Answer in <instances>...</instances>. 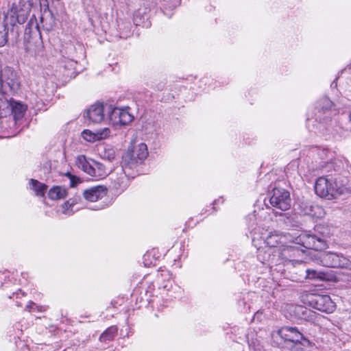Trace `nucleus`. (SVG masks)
Listing matches in <instances>:
<instances>
[{
    "mask_svg": "<svg viewBox=\"0 0 351 351\" xmlns=\"http://www.w3.org/2000/svg\"><path fill=\"white\" fill-rule=\"evenodd\" d=\"M271 259H273V258H271V257H270V254H269V256H268V258H265V257H263V260L264 261H271Z\"/></svg>",
    "mask_w": 351,
    "mask_h": 351,
    "instance_id": "obj_37",
    "label": "nucleus"
},
{
    "mask_svg": "<svg viewBox=\"0 0 351 351\" xmlns=\"http://www.w3.org/2000/svg\"><path fill=\"white\" fill-rule=\"evenodd\" d=\"M65 176L70 180L71 187H75L80 182V179L69 172H67Z\"/></svg>",
    "mask_w": 351,
    "mask_h": 351,
    "instance_id": "obj_30",
    "label": "nucleus"
},
{
    "mask_svg": "<svg viewBox=\"0 0 351 351\" xmlns=\"http://www.w3.org/2000/svg\"><path fill=\"white\" fill-rule=\"evenodd\" d=\"M29 184L31 189L36 193L37 195L43 196L45 195L47 188L45 184L34 179L30 180Z\"/></svg>",
    "mask_w": 351,
    "mask_h": 351,
    "instance_id": "obj_22",
    "label": "nucleus"
},
{
    "mask_svg": "<svg viewBox=\"0 0 351 351\" xmlns=\"http://www.w3.org/2000/svg\"><path fill=\"white\" fill-rule=\"evenodd\" d=\"M314 152H316V154L318 156V157L321 159V162H319V165L317 166V167H313V171H317V170H323V169H325L326 170V168H322L321 166L323 165L324 166L326 164V163H333L336 161H340L339 160H335L332 162H328V161H325V160L327 159V156H328V150L327 149H316Z\"/></svg>",
    "mask_w": 351,
    "mask_h": 351,
    "instance_id": "obj_20",
    "label": "nucleus"
},
{
    "mask_svg": "<svg viewBox=\"0 0 351 351\" xmlns=\"http://www.w3.org/2000/svg\"><path fill=\"white\" fill-rule=\"evenodd\" d=\"M271 205L281 211H285L291 207V198L289 191L284 189L275 188L270 197Z\"/></svg>",
    "mask_w": 351,
    "mask_h": 351,
    "instance_id": "obj_11",
    "label": "nucleus"
},
{
    "mask_svg": "<svg viewBox=\"0 0 351 351\" xmlns=\"http://www.w3.org/2000/svg\"><path fill=\"white\" fill-rule=\"evenodd\" d=\"M110 134V130L108 128H103L96 132V138L97 141L105 139L108 138Z\"/></svg>",
    "mask_w": 351,
    "mask_h": 351,
    "instance_id": "obj_28",
    "label": "nucleus"
},
{
    "mask_svg": "<svg viewBox=\"0 0 351 351\" xmlns=\"http://www.w3.org/2000/svg\"><path fill=\"white\" fill-rule=\"evenodd\" d=\"M141 19V10H138L134 13L133 20H134V24L136 25H138L140 24Z\"/></svg>",
    "mask_w": 351,
    "mask_h": 351,
    "instance_id": "obj_32",
    "label": "nucleus"
},
{
    "mask_svg": "<svg viewBox=\"0 0 351 351\" xmlns=\"http://www.w3.org/2000/svg\"><path fill=\"white\" fill-rule=\"evenodd\" d=\"M110 105L97 103L92 105L87 110V117L93 123H101L104 119L105 113L109 114Z\"/></svg>",
    "mask_w": 351,
    "mask_h": 351,
    "instance_id": "obj_12",
    "label": "nucleus"
},
{
    "mask_svg": "<svg viewBox=\"0 0 351 351\" xmlns=\"http://www.w3.org/2000/svg\"><path fill=\"white\" fill-rule=\"evenodd\" d=\"M108 117L110 123L113 126L126 125L134 120L129 107L118 108L110 105Z\"/></svg>",
    "mask_w": 351,
    "mask_h": 351,
    "instance_id": "obj_10",
    "label": "nucleus"
},
{
    "mask_svg": "<svg viewBox=\"0 0 351 351\" xmlns=\"http://www.w3.org/2000/svg\"><path fill=\"white\" fill-rule=\"evenodd\" d=\"M6 21H3V24L0 26V47H4L8 41V26Z\"/></svg>",
    "mask_w": 351,
    "mask_h": 351,
    "instance_id": "obj_24",
    "label": "nucleus"
},
{
    "mask_svg": "<svg viewBox=\"0 0 351 351\" xmlns=\"http://www.w3.org/2000/svg\"><path fill=\"white\" fill-rule=\"evenodd\" d=\"M77 62L72 59H62L60 62V71L66 78L72 77L75 73Z\"/></svg>",
    "mask_w": 351,
    "mask_h": 351,
    "instance_id": "obj_16",
    "label": "nucleus"
},
{
    "mask_svg": "<svg viewBox=\"0 0 351 351\" xmlns=\"http://www.w3.org/2000/svg\"><path fill=\"white\" fill-rule=\"evenodd\" d=\"M306 300L310 306L326 313H331L336 308L335 303L328 295L309 294Z\"/></svg>",
    "mask_w": 351,
    "mask_h": 351,
    "instance_id": "obj_8",
    "label": "nucleus"
},
{
    "mask_svg": "<svg viewBox=\"0 0 351 351\" xmlns=\"http://www.w3.org/2000/svg\"><path fill=\"white\" fill-rule=\"evenodd\" d=\"M302 215H308L312 218H322L325 215L324 209L317 204L312 202H302L299 204Z\"/></svg>",
    "mask_w": 351,
    "mask_h": 351,
    "instance_id": "obj_13",
    "label": "nucleus"
},
{
    "mask_svg": "<svg viewBox=\"0 0 351 351\" xmlns=\"http://www.w3.org/2000/svg\"><path fill=\"white\" fill-rule=\"evenodd\" d=\"M278 333L285 341L295 343H301L302 340L304 339L303 335L295 327H282Z\"/></svg>",
    "mask_w": 351,
    "mask_h": 351,
    "instance_id": "obj_14",
    "label": "nucleus"
},
{
    "mask_svg": "<svg viewBox=\"0 0 351 351\" xmlns=\"http://www.w3.org/2000/svg\"><path fill=\"white\" fill-rule=\"evenodd\" d=\"M76 199H69L62 206V212L64 215H71L74 213L73 207L77 204Z\"/></svg>",
    "mask_w": 351,
    "mask_h": 351,
    "instance_id": "obj_25",
    "label": "nucleus"
},
{
    "mask_svg": "<svg viewBox=\"0 0 351 351\" xmlns=\"http://www.w3.org/2000/svg\"><path fill=\"white\" fill-rule=\"evenodd\" d=\"M76 165L84 172L96 178H103L108 174L103 164L94 160H88L84 156L77 158Z\"/></svg>",
    "mask_w": 351,
    "mask_h": 351,
    "instance_id": "obj_6",
    "label": "nucleus"
},
{
    "mask_svg": "<svg viewBox=\"0 0 351 351\" xmlns=\"http://www.w3.org/2000/svg\"><path fill=\"white\" fill-rule=\"evenodd\" d=\"M82 136L85 140L89 142L97 141V138H96V132H92L88 130H86L82 132Z\"/></svg>",
    "mask_w": 351,
    "mask_h": 351,
    "instance_id": "obj_29",
    "label": "nucleus"
},
{
    "mask_svg": "<svg viewBox=\"0 0 351 351\" xmlns=\"http://www.w3.org/2000/svg\"><path fill=\"white\" fill-rule=\"evenodd\" d=\"M36 308L38 311L43 312L46 311V307L42 306H36Z\"/></svg>",
    "mask_w": 351,
    "mask_h": 351,
    "instance_id": "obj_36",
    "label": "nucleus"
},
{
    "mask_svg": "<svg viewBox=\"0 0 351 351\" xmlns=\"http://www.w3.org/2000/svg\"><path fill=\"white\" fill-rule=\"evenodd\" d=\"M313 260L327 267H341L351 270V261L342 255L335 253L320 252L313 255Z\"/></svg>",
    "mask_w": 351,
    "mask_h": 351,
    "instance_id": "obj_4",
    "label": "nucleus"
},
{
    "mask_svg": "<svg viewBox=\"0 0 351 351\" xmlns=\"http://www.w3.org/2000/svg\"><path fill=\"white\" fill-rule=\"evenodd\" d=\"M104 157V158H106L108 160L110 161L115 157L114 152L112 149H108L105 152Z\"/></svg>",
    "mask_w": 351,
    "mask_h": 351,
    "instance_id": "obj_33",
    "label": "nucleus"
},
{
    "mask_svg": "<svg viewBox=\"0 0 351 351\" xmlns=\"http://www.w3.org/2000/svg\"><path fill=\"white\" fill-rule=\"evenodd\" d=\"M36 306L35 303H34L33 302L30 301L29 302V304L26 306V309L28 311H31L32 309H33V306Z\"/></svg>",
    "mask_w": 351,
    "mask_h": 351,
    "instance_id": "obj_34",
    "label": "nucleus"
},
{
    "mask_svg": "<svg viewBox=\"0 0 351 351\" xmlns=\"http://www.w3.org/2000/svg\"><path fill=\"white\" fill-rule=\"evenodd\" d=\"M321 167L326 168V172H331V173L317 179L315 191L318 196L332 199L351 191V184L348 178L351 166L348 161L326 163L324 166L322 165Z\"/></svg>",
    "mask_w": 351,
    "mask_h": 351,
    "instance_id": "obj_1",
    "label": "nucleus"
},
{
    "mask_svg": "<svg viewBox=\"0 0 351 351\" xmlns=\"http://www.w3.org/2000/svg\"><path fill=\"white\" fill-rule=\"evenodd\" d=\"M84 198L90 202H97L106 195V189L103 186L91 187L84 191Z\"/></svg>",
    "mask_w": 351,
    "mask_h": 351,
    "instance_id": "obj_15",
    "label": "nucleus"
},
{
    "mask_svg": "<svg viewBox=\"0 0 351 351\" xmlns=\"http://www.w3.org/2000/svg\"><path fill=\"white\" fill-rule=\"evenodd\" d=\"M295 243L306 249H311L315 251L324 250L327 243L323 236H317L307 233H301L295 239Z\"/></svg>",
    "mask_w": 351,
    "mask_h": 351,
    "instance_id": "obj_9",
    "label": "nucleus"
},
{
    "mask_svg": "<svg viewBox=\"0 0 351 351\" xmlns=\"http://www.w3.org/2000/svg\"><path fill=\"white\" fill-rule=\"evenodd\" d=\"M26 110V106L22 103L12 99L10 106V114L13 115L14 119L16 121L21 119L23 117Z\"/></svg>",
    "mask_w": 351,
    "mask_h": 351,
    "instance_id": "obj_18",
    "label": "nucleus"
},
{
    "mask_svg": "<svg viewBox=\"0 0 351 351\" xmlns=\"http://www.w3.org/2000/svg\"><path fill=\"white\" fill-rule=\"evenodd\" d=\"M250 233L252 237V243L254 245L258 248V256L261 255V252H263V250H261L262 247H258V243L257 241L260 239H263L264 243L269 247V250L277 247L278 245L283 243L285 241V237L276 231L269 232L265 238L263 236H260V233L257 231L256 228H252ZM263 234L261 233V235Z\"/></svg>",
    "mask_w": 351,
    "mask_h": 351,
    "instance_id": "obj_7",
    "label": "nucleus"
},
{
    "mask_svg": "<svg viewBox=\"0 0 351 351\" xmlns=\"http://www.w3.org/2000/svg\"><path fill=\"white\" fill-rule=\"evenodd\" d=\"M130 26V25L129 23H127V27H126L127 29H129ZM130 29H128V31H126L125 32H123L121 33L122 36H123V37L124 36H125V37L128 36L130 35Z\"/></svg>",
    "mask_w": 351,
    "mask_h": 351,
    "instance_id": "obj_35",
    "label": "nucleus"
},
{
    "mask_svg": "<svg viewBox=\"0 0 351 351\" xmlns=\"http://www.w3.org/2000/svg\"><path fill=\"white\" fill-rule=\"evenodd\" d=\"M304 253L305 251L304 250H300L296 246H287L282 249L281 255L285 259L299 261V259H296V258L304 254ZM300 261H302L300 260Z\"/></svg>",
    "mask_w": 351,
    "mask_h": 351,
    "instance_id": "obj_17",
    "label": "nucleus"
},
{
    "mask_svg": "<svg viewBox=\"0 0 351 351\" xmlns=\"http://www.w3.org/2000/svg\"><path fill=\"white\" fill-rule=\"evenodd\" d=\"M334 84H335V86H337V84H336V83H335V82H332V84H331V86H332Z\"/></svg>",
    "mask_w": 351,
    "mask_h": 351,
    "instance_id": "obj_38",
    "label": "nucleus"
},
{
    "mask_svg": "<svg viewBox=\"0 0 351 351\" xmlns=\"http://www.w3.org/2000/svg\"><path fill=\"white\" fill-rule=\"evenodd\" d=\"M67 195L66 189L62 186H54L51 188L48 195L51 199H60L64 198Z\"/></svg>",
    "mask_w": 351,
    "mask_h": 351,
    "instance_id": "obj_21",
    "label": "nucleus"
},
{
    "mask_svg": "<svg viewBox=\"0 0 351 351\" xmlns=\"http://www.w3.org/2000/svg\"><path fill=\"white\" fill-rule=\"evenodd\" d=\"M27 27L31 29V31H32L33 29H35L36 30L39 31V25L37 23L36 19L34 16H32L30 19V20L27 24Z\"/></svg>",
    "mask_w": 351,
    "mask_h": 351,
    "instance_id": "obj_31",
    "label": "nucleus"
},
{
    "mask_svg": "<svg viewBox=\"0 0 351 351\" xmlns=\"http://www.w3.org/2000/svg\"><path fill=\"white\" fill-rule=\"evenodd\" d=\"M147 156V147L144 143L135 145L132 149H128L123 157V168L125 172L127 169H135L141 165Z\"/></svg>",
    "mask_w": 351,
    "mask_h": 351,
    "instance_id": "obj_3",
    "label": "nucleus"
},
{
    "mask_svg": "<svg viewBox=\"0 0 351 351\" xmlns=\"http://www.w3.org/2000/svg\"><path fill=\"white\" fill-rule=\"evenodd\" d=\"M350 119L351 121V113L350 114Z\"/></svg>",
    "mask_w": 351,
    "mask_h": 351,
    "instance_id": "obj_40",
    "label": "nucleus"
},
{
    "mask_svg": "<svg viewBox=\"0 0 351 351\" xmlns=\"http://www.w3.org/2000/svg\"><path fill=\"white\" fill-rule=\"evenodd\" d=\"M32 5L33 0H20L8 10L5 16V21L12 27L17 23L23 24L29 15Z\"/></svg>",
    "mask_w": 351,
    "mask_h": 351,
    "instance_id": "obj_2",
    "label": "nucleus"
},
{
    "mask_svg": "<svg viewBox=\"0 0 351 351\" xmlns=\"http://www.w3.org/2000/svg\"><path fill=\"white\" fill-rule=\"evenodd\" d=\"M20 88V82L16 72L10 67L0 71V93L10 96Z\"/></svg>",
    "mask_w": 351,
    "mask_h": 351,
    "instance_id": "obj_5",
    "label": "nucleus"
},
{
    "mask_svg": "<svg viewBox=\"0 0 351 351\" xmlns=\"http://www.w3.org/2000/svg\"><path fill=\"white\" fill-rule=\"evenodd\" d=\"M147 10V8L145 9V11L143 12V14L146 13Z\"/></svg>",
    "mask_w": 351,
    "mask_h": 351,
    "instance_id": "obj_39",
    "label": "nucleus"
},
{
    "mask_svg": "<svg viewBox=\"0 0 351 351\" xmlns=\"http://www.w3.org/2000/svg\"><path fill=\"white\" fill-rule=\"evenodd\" d=\"M332 106V101L327 97L322 99L319 101L318 107L324 111L330 109Z\"/></svg>",
    "mask_w": 351,
    "mask_h": 351,
    "instance_id": "obj_27",
    "label": "nucleus"
},
{
    "mask_svg": "<svg viewBox=\"0 0 351 351\" xmlns=\"http://www.w3.org/2000/svg\"><path fill=\"white\" fill-rule=\"evenodd\" d=\"M306 278L311 280L320 279L322 280L324 278V274L322 272H318L314 269H306Z\"/></svg>",
    "mask_w": 351,
    "mask_h": 351,
    "instance_id": "obj_26",
    "label": "nucleus"
},
{
    "mask_svg": "<svg viewBox=\"0 0 351 351\" xmlns=\"http://www.w3.org/2000/svg\"><path fill=\"white\" fill-rule=\"evenodd\" d=\"M12 99L7 94L0 93V118L10 114Z\"/></svg>",
    "mask_w": 351,
    "mask_h": 351,
    "instance_id": "obj_19",
    "label": "nucleus"
},
{
    "mask_svg": "<svg viewBox=\"0 0 351 351\" xmlns=\"http://www.w3.org/2000/svg\"><path fill=\"white\" fill-rule=\"evenodd\" d=\"M117 333V328L116 326H110L107 328L99 337V340L101 342H107L109 341H112L114 336Z\"/></svg>",
    "mask_w": 351,
    "mask_h": 351,
    "instance_id": "obj_23",
    "label": "nucleus"
}]
</instances>
